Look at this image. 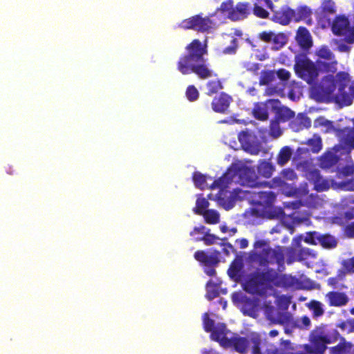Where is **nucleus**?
<instances>
[{
    "instance_id": "f257e3e1",
    "label": "nucleus",
    "mask_w": 354,
    "mask_h": 354,
    "mask_svg": "<svg viewBox=\"0 0 354 354\" xmlns=\"http://www.w3.org/2000/svg\"><path fill=\"white\" fill-rule=\"evenodd\" d=\"M317 95L326 100H333L341 107L351 106L354 100V81L346 71L324 76L316 88Z\"/></svg>"
},
{
    "instance_id": "f03ea898",
    "label": "nucleus",
    "mask_w": 354,
    "mask_h": 354,
    "mask_svg": "<svg viewBox=\"0 0 354 354\" xmlns=\"http://www.w3.org/2000/svg\"><path fill=\"white\" fill-rule=\"evenodd\" d=\"M207 55V39L204 43L198 39H193L186 46L185 53L180 57L176 64L178 71L183 75L194 73L201 80L216 75L207 63L205 58Z\"/></svg>"
},
{
    "instance_id": "7ed1b4c3",
    "label": "nucleus",
    "mask_w": 354,
    "mask_h": 354,
    "mask_svg": "<svg viewBox=\"0 0 354 354\" xmlns=\"http://www.w3.org/2000/svg\"><path fill=\"white\" fill-rule=\"evenodd\" d=\"M232 183L249 187H261L267 185L265 180L262 181L253 168L248 167H234L227 171L210 185V189H224Z\"/></svg>"
},
{
    "instance_id": "20e7f679",
    "label": "nucleus",
    "mask_w": 354,
    "mask_h": 354,
    "mask_svg": "<svg viewBox=\"0 0 354 354\" xmlns=\"http://www.w3.org/2000/svg\"><path fill=\"white\" fill-rule=\"evenodd\" d=\"M285 275H280L274 269L267 268L250 274L244 283V290L250 294L263 297L272 286H280Z\"/></svg>"
},
{
    "instance_id": "39448f33",
    "label": "nucleus",
    "mask_w": 354,
    "mask_h": 354,
    "mask_svg": "<svg viewBox=\"0 0 354 354\" xmlns=\"http://www.w3.org/2000/svg\"><path fill=\"white\" fill-rule=\"evenodd\" d=\"M339 333L336 329L328 330L324 325L317 326L310 334V346L307 351L310 353L324 354L327 345L337 341Z\"/></svg>"
},
{
    "instance_id": "423d86ee",
    "label": "nucleus",
    "mask_w": 354,
    "mask_h": 354,
    "mask_svg": "<svg viewBox=\"0 0 354 354\" xmlns=\"http://www.w3.org/2000/svg\"><path fill=\"white\" fill-rule=\"evenodd\" d=\"M262 339L261 335L252 333L246 337H241L237 334L230 337L229 344L225 348H232L240 354H247L251 346V354H262L261 345Z\"/></svg>"
},
{
    "instance_id": "0eeeda50",
    "label": "nucleus",
    "mask_w": 354,
    "mask_h": 354,
    "mask_svg": "<svg viewBox=\"0 0 354 354\" xmlns=\"http://www.w3.org/2000/svg\"><path fill=\"white\" fill-rule=\"evenodd\" d=\"M294 69L296 75L308 84L317 82L319 75L316 62H313L306 55L296 56Z\"/></svg>"
},
{
    "instance_id": "6e6552de",
    "label": "nucleus",
    "mask_w": 354,
    "mask_h": 354,
    "mask_svg": "<svg viewBox=\"0 0 354 354\" xmlns=\"http://www.w3.org/2000/svg\"><path fill=\"white\" fill-rule=\"evenodd\" d=\"M249 259L251 261L258 260L261 266H268L269 264L276 263L278 267H283L285 263V255L283 249L280 246L275 248H263L260 254L252 252L250 253Z\"/></svg>"
},
{
    "instance_id": "1a4fd4ad",
    "label": "nucleus",
    "mask_w": 354,
    "mask_h": 354,
    "mask_svg": "<svg viewBox=\"0 0 354 354\" xmlns=\"http://www.w3.org/2000/svg\"><path fill=\"white\" fill-rule=\"evenodd\" d=\"M331 29L335 35L344 37V40L348 44L354 42V26H351L346 16H336L333 19Z\"/></svg>"
},
{
    "instance_id": "9d476101",
    "label": "nucleus",
    "mask_w": 354,
    "mask_h": 354,
    "mask_svg": "<svg viewBox=\"0 0 354 354\" xmlns=\"http://www.w3.org/2000/svg\"><path fill=\"white\" fill-rule=\"evenodd\" d=\"M194 259L205 267H215L220 262V252L214 250L210 252L197 250L194 254Z\"/></svg>"
},
{
    "instance_id": "9b49d317",
    "label": "nucleus",
    "mask_w": 354,
    "mask_h": 354,
    "mask_svg": "<svg viewBox=\"0 0 354 354\" xmlns=\"http://www.w3.org/2000/svg\"><path fill=\"white\" fill-rule=\"evenodd\" d=\"M238 139L244 150L251 155H258L261 151L259 142H252V136L248 131H241L238 134Z\"/></svg>"
},
{
    "instance_id": "f8f14e48",
    "label": "nucleus",
    "mask_w": 354,
    "mask_h": 354,
    "mask_svg": "<svg viewBox=\"0 0 354 354\" xmlns=\"http://www.w3.org/2000/svg\"><path fill=\"white\" fill-rule=\"evenodd\" d=\"M335 133L339 144L344 149H354V127L337 129Z\"/></svg>"
},
{
    "instance_id": "ddd939ff",
    "label": "nucleus",
    "mask_w": 354,
    "mask_h": 354,
    "mask_svg": "<svg viewBox=\"0 0 354 354\" xmlns=\"http://www.w3.org/2000/svg\"><path fill=\"white\" fill-rule=\"evenodd\" d=\"M272 11L273 15L271 19L281 25H288L293 20L294 10L288 6H283L279 10Z\"/></svg>"
},
{
    "instance_id": "4468645a",
    "label": "nucleus",
    "mask_w": 354,
    "mask_h": 354,
    "mask_svg": "<svg viewBox=\"0 0 354 354\" xmlns=\"http://www.w3.org/2000/svg\"><path fill=\"white\" fill-rule=\"evenodd\" d=\"M230 332V330L227 329L225 324L218 323L216 325L215 328L210 333V338L218 342L222 347L225 348L230 342V338L227 337V335Z\"/></svg>"
},
{
    "instance_id": "2eb2a0df",
    "label": "nucleus",
    "mask_w": 354,
    "mask_h": 354,
    "mask_svg": "<svg viewBox=\"0 0 354 354\" xmlns=\"http://www.w3.org/2000/svg\"><path fill=\"white\" fill-rule=\"evenodd\" d=\"M326 301L329 306L342 307L346 306L349 299L344 292L330 291L325 295Z\"/></svg>"
},
{
    "instance_id": "dca6fc26",
    "label": "nucleus",
    "mask_w": 354,
    "mask_h": 354,
    "mask_svg": "<svg viewBox=\"0 0 354 354\" xmlns=\"http://www.w3.org/2000/svg\"><path fill=\"white\" fill-rule=\"evenodd\" d=\"M308 179L314 185L315 189L318 192L326 191L330 188V183L324 179L317 169L310 171L308 174Z\"/></svg>"
},
{
    "instance_id": "f3484780",
    "label": "nucleus",
    "mask_w": 354,
    "mask_h": 354,
    "mask_svg": "<svg viewBox=\"0 0 354 354\" xmlns=\"http://www.w3.org/2000/svg\"><path fill=\"white\" fill-rule=\"evenodd\" d=\"M250 4L248 2H239L233 6V10L230 15L232 21H241L246 19L250 14Z\"/></svg>"
},
{
    "instance_id": "a211bd4d",
    "label": "nucleus",
    "mask_w": 354,
    "mask_h": 354,
    "mask_svg": "<svg viewBox=\"0 0 354 354\" xmlns=\"http://www.w3.org/2000/svg\"><path fill=\"white\" fill-rule=\"evenodd\" d=\"M232 98L225 93H221L218 96L215 97L212 102V107L215 112L225 113L228 109Z\"/></svg>"
},
{
    "instance_id": "6ab92c4d",
    "label": "nucleus",
    "mask_w": 354,
    "mask_h": 354,
    "mask_svg": "<svg viewBox=\"0 0 354 354\" xmlns=\"http://www.w3.org/2000/svg\"><path fill=\"white\" fill-rule=\"evenodd\" d=\"M195 30L201 32H209L217 26V24L210 17H203L201 15H195Z\"/></svg>"
},
{
    "instance_id": "aec40b11",
    "label": "nucleus",
    "mask_w": 354,
    "mask_h": 354,
    "mask_svg": "<svg viewBox=\"0 0 354 354\" xmlns=\"http://www.w3.org/2000/svg\"><path fill=\"white\" fill-rule=\"evenodd\" d=\"M296 39L303 49H309L313 46L311 35L306 27L299 26L298 28Z\"/></svg>"
},
{
    "instance_id": "412c9836",
    "label": "nucleus",
    "mask_w": 354,
    "mask_h": 354,
    "mask_svg": "<svg viewBox=\"0 0 354 354\" xmlns=\"http://www.w3.org/2000/svg\"><path fill=\"white\" fill-rule=\"evenodd\" d=\"M272 109L274 113V119L280 122H286L295 117V112L286 106L273 105Z\"/></svg>"
},
{
    "instance_id": "4be33fe9",
    "label": "nucleus",
    "mask_w": 354,
    "mask_h": 354,
    "mask_svg": "<svg viewBox=\"0 0 354 354\" xmlns=\"http://www.w3.org/2000/svg\"><path fill=\"white\" fill-rule=\"evenodd\" d=\"M311 126V120L304 113H299L297 118L290 123V127L295 131H299L304 129H308Z\"/></svg>"
},
{
    "instance_id": "5701e85b",
    "label": "nucleus",
    "mask_w": 354,
    "mask_h": 354,
    "mask_svg": "<svg viewBox=\"0 0 354 354\" xmlns=\"http://www.w3.org/2000/svg\"><path fill=\"white\" fill-rule=\"evenodd\" d=\"M316 64L318 74L319 72L335 73L337 71V62L335 59L331 60L317 59Z\"/></svg>"
},
{
    "instance_id": "b1692460",
    "label": "nucleus",
    "mask_w": 354,
    "mask_h": 354,
    "mask_svg": "<svg viewBox=\"0 0 354 354\" xmlns=\"http://www.w3.org/2000/svg\"><path fill=\"white\" fill-rule=\"evenodd\" d=\"M253 116L261 121H265L268 119V112L266 104L262 102H257L254 104V108L252 109Z\"/></svg>"
},
{
    "instance_id": "393cba45",
    "label": "nucleus",
    "mask_w": 354,
    "mask_h": 354,
    "mask_svg": "<svg viewBox=\"0 0 354 354\" xmlns=\"http://www.w3.org/2000/svg\"><path fill=\"white\" fill-rule=\"evenodd\" d=\"M274 170L273 165L266 160L261 161L257 167V171L259 176L266 178H270Z\"/></svg>"
},
{
    "instance_id": "a878e982",
    "label": "nucleus",
    "mask_w": 354,
    "mask_h": 354,
    "mask_svg": "<svg viewBox=\"0 0 354 354\" xmlns=\"http://www.w3.org/2000/svg\"><path fill=\"white\" fill-rule=\"evenodd\" d=\"M311 10L307 6H300L297 10H294L293 21L299 22L308 19L311 15Z\"/></svg>"
},
{
    "instance_id": "bb28decb",
    "label": "nucleus",
    "mask_w": 354,
    "mask_h": 354,
    "mask_svg": "<svg viewBox=\"0 0 354 354\" xmlns=\"http://www.w3.org/2000/svg\"><path fill=\"white\" fill-rule=\"evenodd\" d=\"M319 244L324 248H334L337 246V242L334 236L330 234L319 235Z\"/></svg>"
},
{
    "instance_id": "cd10ccee",
    "label": "nucleus",
    "mask_w": 354,
    "mask_h": 354,
    "mask_svg": "<svg viewBox=\"0 0 354 354\" xmlns=\"http://www.w3.org/2000/svg\"><path fill=\"white\" fill-rule=\"evenodd\" d=\"M243 268L241 260H234L228 269V274L232 279L240 277V274Z\"/></svg>"
},
{
    "instance_id": "c85d7f7f",
    "label": "nucleus",
    "mask_w": 354,
    "mask_h": 354,
    "mask_svg": "<svg viewBox=\"0 0 354 354\" xmlns=\"http://www.w3.org/2000/svg\"><path fill=\"white\" fill-rule=\"evenodd\" d=\"M234 0H226L221 3L219 8L216 10V12H220L227 18L230 19V15L233 10Z\"/></svg>"
},
{
    "instance_id": "c756f323",
    "label": "nucleus",
    "mask_w": 354,
    "mask_h": 354,
    "mask_svg": "<svg viewBox=\"0 0 354 354\" xmlns=\"http://www.w3.org/2000/svg\"><path fill=\"white\" fill-rule=\"evenodd\" d=\"M209 231V229H207L203 236L195 237L194 241H203L206 245H211L214 244L216 241L219 239V238L214 234H210Z\"/></svg>"
},
{
    "instance_id": "7c9ffc66",
    "label": "nucleus",
    "mask_w": 354,
    "mask_h": 354,
    "mask_svg": "<svg viewBox=\"0 0 354 354\" xmlns=\"http://www.w3.org/2000/svg\"><path fill=\"white\" fill-rule=\"evenodd\" d=\"M293 318L289 313H281L277 315V319L272 320L274 324H279L281 325H291L293 326Z\"/></svg>"
},
{
    "instance_id": "2f4dec72",
    "label": "nucleus",
    "mask_w": 354,
    "mask_h": 354,
    "mask_svg": "<svg viewBox=\"0 0 354 354\" xmlns=\"http://www.w3.org/2000/svg\"><path fill=\"white\" fill-rule=\"evenodd\" d=\"M292 151L289 147H283L279 151L277 157V162L279 165L283 166L286 164L290 159Z\"/></svg>"
},
{
    "instance_id": "473e14b6",
    "label": "nucleus",
    "mask_w": 354,
    "mask_h": 354,
    "mask_svg": "<svg viewBox=\"0 0 354 354\" xmlns=\"http://www.w3.org/2000/svg\"><path fill=\"white\" fill-rule=\"evenodd\" d=\"M259 198L261 200L259 203L269 206L275 201L276 195L272 192H259Z\"/></svg>"
},
{
    "instance_id": "72a5a7b5",
    "label": "nucleus",
    "mask_w": 354,
    "mask_h": 354,
    "mask_svg": "<svg viewBox=\"0 0 354 354\" xmlns=\"http://www.w3.org/2000/svg\"><path fill=\"white\" fill-rule=\"evenodd\" d=\"M202 216H203L205 221L207 224H216L220 220L218 212L214 209H207Z\"/></svg>"
},
{
    "instance_id": "f704fd0d",
    "label": "nucleus",
    "mask_w": 354,
    "mask_h": 354,
    "mask_svg": "<svg viewBox=\"0 0 354 354\" xmlns=\"http://www.w3.org/2000/svg\"><path fill=\"white\" fill-rule=\"evenodd\" d=\"M308 307L313 312V316L315 317H320L324 313L322 304L319 301L311 300L308 304Z\"/></svg>"
},
{
    "instance_id": "c9c22d12",
    "label": "nucleus",
    "mask_w": 354,
    "mask_h": 354,
    "mask_svg": "<svg viewBox=\"0 0 354 354\" xmlns=\"http://www.w3.org/2000/svg\"><path fill=\"white\" fill-rule=\"evenodd\" d=\"M275 79V72L274 71L263 70L261 73L259 79L260 85H268Z\"/></svg>"
},
{
    "instance_id": "e433bc0d",
    "label": "nucleus",
    "mask_w": 354,
    "mask_h": 354,
    "mask_svg": "<svg viewBox=\"0 0 354 354\" xmlns=\"http://www.w3.org/2000/svg\"><path fill=\"white\" fill-rule=\"evenodd\" d=\"M209 202L205 198H198L196 202V207L194 209L195 214L202 215L205 212L207 211V208L209 207Z\"/></svg>"
},
{
    "instance_id": "4c0bfd02",
    "label": "nucleus",
    "mask_w": 354,
    "mask_h": 354,
    "mask_svg": "<svg viewBox=\"0 0 354 354\" xmlns=\"http://www.w3.org/2000/svg\"><path fill=\"white\" fill-rule=\"evenodd\" d=\"M273 48L279 50L286 44V37L283 33H274L271 42Z\"/></svg>"
},
{
    "instance_id": "58836bf2",
    "label": "nucleus",
    "mask_w": 354,
    "mask_h": 354,
    "mask_svg": "<svg viewBox=\"0 0 354 354\" xmlns=\"http://www.w3.org/2000/svg\"><path fill=\"white\" fill-rule=\"evenodd\" d=\"M223 88L222 84L219 80H211L207 83V94L209 96L218 92Z\"/></svg>"
},
{
    "instance_id": "ea45409f",
    "label": "nucleus",
    "mask_w": 354,
    "mask_h": 354,
    "mask_svg": "<svg viewBox=\"0 0 354 354\" xmlns=\"http://www.w3.org/2000/svg\"><path fill=\"white\" fill-rule=\"evenodd\" d=\"M192 179L195 186L201 189L206 187V176L198 171L193 173Z\"/></svg>"
},
{
    "instance_id": "a19ab883",
    "label": "nucleus",
    "mask_w": 354,
    "mask_h": 354,
    "mask_svg": "<svg viewBox=\"0 0 354 354\" xmlns=\"http://www.w3.org/2000/svg\"><path fill=\"white\" fill-rule=\"evenodd\" d=\"M306 144L310 147V150L313 153H318L322 147V139L318 136L309 139Z\"/></svg>"
},
{
    "instance_id": "79ce46f5",
    "label": "nucleus",
    "mask_w": 354,
    "mask_h": 354,
    "mask_svg": "<svg viewBox=\"0 0 354 354\" xmlns=\"http://www.w3.org/2000/svg\"><path fill=\"white\" fill-rule=\"evenodd\" d=\"M281 122L273 119L270 121V136L274 138H279L282 134V131L280 127Z\"/></svg>"
},
{
    "instance_id": "37998d69",
    "label": "nucleus",
    "mask_w": 354,
    "mask_h": 354,
    "mask_svg": "<svg viewBox=\"0 0 354 354\" xmlns=\"http://www.w3.org/2000/svg\"><path fill=\"white\" fill-rule=\"evenodd\" d=\"M317 55L318 57L317 59L321 60H331L335 59L334 54L326 46H324L319 48V50L317 52Z\"/></svg>"
},
{
    "instance_id": "c03bdc74",
    "label": "nucleus",
    "mask_w": 354,
    "mask_h": 354,
    "mask_svg": "<svg viewBox=\"0 0 354 354\" xmlns=\"http://www.w3.org/2000/svg\"><path fill=\"white\" fill-rule=\"evenodd\" d=\"M202 319L204 330L207 333H211L216 327L214 321L209 317L207 313L203 314Z\"/></svg>"
},
{
    "instance_id": "a18cd8bd",
    "label": "nucleus",
    "mask_w": 354,
    "mask_h": 354,
    "mask_svg": "<svg viewBox=\"0 0 354 354\" xmlns=\"http://www.w3.org/2000/svg\"><path fill=\"white\" fill-rule=\"evenodd\" d=\"M315 254L313 251L307 248H301L298 250L297 254V261H301L308 259L310 257H315Z\"/></svg>"
},
{
    "instance_id": "49530a36",
    "label": "nucleus",
    "mask_w": 354,
    "mask_h": 354,
    "mask_svg": "<svg viewBox=\"0 0 354 354\" xmlns=\"http://www.w3.org/2000/svg\"><path fill=\"white\" fill-rule=\"evenodd\" d=\"M351 348L350 343L345 342L339 343L337 345L330 348V354H345L347 352V348Z\"/></svg>"
},
{
    "instance_id": "de8ad7c7",
    "label": "nucleus",
    "mask_w": 354,
    "mask_h": 354,
    "mask_svg": "<svg viewBox=\"0 0 354 354\" xmlns=\"http://www.w3.org/2000/svg\"><path fill=\"white\" fill-rule=\"evenodd\" d=\"M185 95L189 102H194L198 99L199 93L195 86L189 85L186 89Z\"/></svg>"
},
{
    "instance_id": "09e8293b",
    "label": "nucleus",
    "mask_w": 354,
    "mask_h": 354,
    "mask_svg": "<svg viewBox=\"0 0 354 354\" xmlns=\"http://www.w3.org/2000/svg\"><path fill=\"white\" fill-rule=\"evenodd\" d=\"M195 15L189 18L183 20L178 24V27L183 30H195Z\"/></svg>"
},
{
    "instance_id": "8fccbe9b",
    "label": "nucleus",
    "mask_w": 354,
    "mask_h": 354,
    "mask_svg": "<svg viewBox=\"0 0 354 354\" xmlns=\"http://www.w3.org/2000/svg\"><path fill=\"white\" fill-rule=\"evenodd\" d=\"M319 235L320 234L315 231L308 232L304 238V241L310 245H317Z\"/></svg>"
},
{
    "instance_id": "3c124183",
    "label": "nucleus",
    "mask_w": 354,
    "mask_h": 354,
    "mask_svg": "<svg viewBox=\"0 0 354 354\" xmlns=\"http://www.w3.org/2000/svg\"><path fill=\"white\" fill-rule=\"evenodd\" d=\"M322 11L328 14L335 12V3L333 0H324L322 3Z\"/></svg>"
},
{
    "instance_id": "603ef678",
    "label": "nucleus",
    "mask_w": 354,
    "mask_h": 354,
    "mask_svg": "<svg viewBox=\"0 0 354 354\" xmlns=\"http://www.w3.org/2000/svg\"><path fill=\"white\" fill-rule=\"evenodd\" d=\"M253 13L256 17L261 19H267L269 17L268 12L261 6H259L257 3L254 4L253 8Z\"/></svg>"
},
{
    "instance_id": "864d4df0",
    "label": "nucleus",
    "mask_w": 354,
    "mask_h": 354,
    "mask_svg": "<svg viewBox=\"0 0 354 354\" xmlns=\"http://www.w3.org/2000/svg\"><path fill=\"white\" fill-rule=\"evenodd\" d=\"M266 183H268V185L262 186L261 187H282L286 184L284 180L281 177H275L272 178L270 182L266 181Z\"/></svg>"
},
{
    "instance_id": "5fc2aeb1",
    "label": "nucleus",
    "mask_w": 354,
    "mask_h": 354,
    "mask_svg": "<svg viewBox=\"0 0 354 354\" xmlns=\"http://www.w3.org/2000/svg\"><path fill=\"white\" fill-rule=\"evenodd\" d=\"M333 125V122L328 120H326L324 117L320 116L314 121V127H324L326 128H330Z\"/></svg>"
},
{
    "instance_id": "6e6d98bb",
    "label": "nucleus",
    "mask_w": 354,
    "mask_h": 354,
    "mask_svg": "<svg viewBox=\"0 0 354 354\" xmlns=\"http://www.w3.org/2000/svg\"><path fill=\"white\" fill-rule=\"evenodd\" d=\"M310 325V319L308 316H303L301 318L300 322L297 321L293 322V326L299 328H308Z\"/></svg>"
},
{
    "instance_id": "4d7b16f0",
    "label": "nucleus",
    "mask_w": 354,
    "mask_h": 354,
    "mask_svg": "<svg viewBox=\"0 0 354 354\" xmlns=\"http://www.w3.org/2000/svg\"><path fill=\"white\" fill-rule=\"evenodd\" d=\"M238 48V40L236 38H233L229 46L225 48L223 50L224 54L232 55L236 53Z\"/></svg>"
},
{
    "instance_id": "13d9d810",
    "label": "nucleus",
    "mask_w": 354,
    "mask_h": 354,
    "mask_svg": "<svg viewBox=\"0 0 354 354\" xmlns=\"http://www.w3.org/2000/svg\"><path fill=\"white\" fill-rule=\"evenodd\" d=\"M342 267L347 272H354V257L345 259L342 263Z\"/></svg>"
},
{
    "instance_id": "bf43d9fd",
    "label": "nucleus",
    "mask_w": 354,
    "mask_h": 354,
    "mask_svg": "<svg viewBox=\"0 0 354 354\" xmlns=\"http://www.w3.org/2000/svg\"><path fill=\"white\" fill-rule=\"evenodd\" d=\"M281 174L284 180H295L297 178L296 173L291 169H283Z\"/></svg>"
},
{
    "instance_id": "052dcab7",
    "label": "nucleus",
    "mask_w": 354,
    "mask_h": 354,
    "mask_svg": "<svg viewBox=\"0 0 354 354\" xmlns=\"http://www.w3.org/2000/svg\"><path fill=\"white\" fill-rule=\"evenodd\" d=\"M207 228L204 225L194 227L193 230L190 232L189 234L191 236L194 237V239L195 237L199 236L198 234H201L202 236H203Z\"/></svg>"
},
{
    "instance_id": "680f3d73",
    "label": "nucleus",
    "mask_w": 354,
    "mask_h": 354,
    "mask_svg": "<svg viewBox=\"0 0 354 354\" xmlns=\"http://www.w3.org/2000/svg\"><path fill=\"white\" fill-rule=\"evenodd\" d=\"M274 32L269 31H263L259 34V38L264 42L270 43L272 39Z\"/></svg>"
},
{
    "instance_id": "e2e57ef3",
    "label": "nucleus",
    "mask_w": 354,
    "mask_h": 354,
    "mask_svg": "<svg viewBox=\"0 0 354 354\" xmlns=\"http://www.w3.org/2000/svg\"><path fill=\"white\" fill-rule=\"evenodd\" d=\"M277 75L280 80L283 81L288 80L290 77V72L284 68L279 69L277 71Z\"/></svg>"
},
{
    "instance_id": "0e129e2a",
    "label": "nucleus",
    "mask_w": 354,
    "mask_h": 354,
    "mask_svg": "<svg viewBox=\"0 0 354 354\" xmlns=\"http://www.w3.org/2000/svg\"><path fill=\"white\" fill-rule=\"evenodd\" d=\"M285 207L292 209H297L302 205L301 201L297 200L292 202H286L284 203Z\"/></svg>"
},
{
    "instance_id": "69168bd1",
    "label": "nucleus",
    "mask_w": 354,
    "mask_h": 354,
    "mask_svg": "<svg viewBox=\"0 0 354 354\" xmlns=\"http://www.w3.org/2000/svg\"><path fill=\"white\" fill-rule=\"evenodd\" d=\"M264 354H283L281 349L274 345L270 346L264 352Z\"/></svg>"
},
{
    "instance_id": "338daca9",
    "label": "nucleus",
    "mask_w": 354,
    "mask_h": 354,
    "mask_svg": "<svg viewBox=\"0 0 354 354\" xmlns=\"http://www.w3.org/2000/svg\"><path fill=\"white\" fill-rule=\"evenodd\" d=\"M218 295H219V293H218V290H208L205 297L209 301H211V300L214 299V298L217 297Z\"/></svg>"
},
{
    "instance_id": "774afa93",
    "label": "nucleus",
    "mask_w": 354,
    "mask_h": 354,
    "mask_svg": "<svg viewBox=\"0 0 354 354\" xmlns=\"http://www.w3.org/2000/svg\"><path fill=\"white\" fill-rule=\"evenodd\" d=\"M346 232L349 237L354 238V222L346 227Z\"/></svg>"
}]
</instances>
